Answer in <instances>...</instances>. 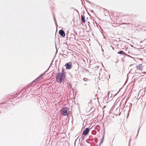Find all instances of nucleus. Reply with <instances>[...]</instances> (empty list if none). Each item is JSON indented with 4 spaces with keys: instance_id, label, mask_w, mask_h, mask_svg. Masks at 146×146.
I'll return each instance as SVG.
<instances>
[{
    "instance_id": "nucleus-1",
    "label": "nucleus",
    "mask_w": 146,
    "mask_h": 146,
    "mask_svg": "<svg viewBox=\"0 0 146 146\" xmlns=\"http://www.w3.org/2000/svg\"><path fill=\"white\" fill-rule=\"evenodd\" d=\"M66 72L64 71L62 68V70L61 72L57 73L56 77V81L59 83H60L63 81L65 78Z\"/></svg>"
},
{
    "instance_id": "nucleus-2",
    "label": "nucleus",
    "mask_w": 146,
    "mask_h": 146,
    "mask_svg": "<svg viewBox=\"0 0 146 146\" xmlns=\"http://www.w3.org/2000/svg\"><path fill=\"white\" fill-rule=\"evenodd\" d=\"M69 109L67 108H63L60 111V113L63 116H68L69 112Z\"/></svg>"
},
{
    "instance_id": "nucleus-3",
    "label": "nucleus",
    "mask_w": 146,
    "mask_h": 146,
    "mask_svg": "<svg viewBox=\"0 0 146 146\" xmlns=\"http://www.w3.org/2000/svg\"><path fill=\"white\" fill-rule=\"evenodd\" d=\"M65 66L66 67V69H70L72 67V63L70 62L66 63Z\"/></svg>"
},
{
    "instance_id": "nucleus-4",
    "label": "nucleus",
    "mask_w": 146,
    "mask_h": 146,
    "mask_svg": "<svg viewBox=\"0 0 146 146\" xmlns=\"http://www.w3.org/2000/svg\"><path fill=\"white\" fill-rule=\"evenodd\" d=\"M90 131V129L89 128L87 127L86 128L85 130L83 131L82 134L85 135H87L89 132Z\"/></svg>"
},
{
    "instance_id": "nucleus-5",
    "label": "nucleus",
    "mask_w": 146,
    "mask_h": 146,
    "mask_svg": "<svg viewBox=\"0 0 146 146\" xmlns=\"http://www.w3.org/2000/svg\"><path fill=\"white\" fill-rule=\"evenodd\" d=\"M59 34L62 37H64L65 35V34L64 31L63 30L61 29L59 31Z\"/></svg>"
},
{
    "instance_id": "nucleus-6",
    "label": "nucleus",
    "mask_w": 146,
    "mask_h": 146,
    "mask_svg": "<svg viewBox=\"0 0 146 146\" xmlns=\"http://www.w3.org/2000/svg\"><path fill=\"white\" fill-rule=\"evenodd\" d=\"M117 53L118 54L123 55H124L126 56H129V55L125 53V52H124L123 51H120L118 52H117Z\"/></svg>"
},
{
    "instance_id": "nucleus-7",
    "label": "nucleus",
    "mask_w": 146,
    "mask_h": 146,
    "mask_svg": "<svg viewBox=\"0 0 146 146\" xmlns=\"http://www.w3.org/2000/svg\"><path fill=\"white\" fill-rule=\"evenodd\" d=\"M30 84L27 85L26 87H24L20 91L19 93L20 94L22 92H23L25 90L27 89L28 87L30 86Z\"/></svg>"
},
{
    "instance_id": "nucleus-8",
    "label": "nucleus",
    "mask_w": 146,
    "mask_h": 146,
    "mask_svg": "<svg viewBox=\"0 0 146 146\" xmlns=\"http://www.w3.org/2000/svg\"><path fill=\"white\" fill-rule=\"evenodd\" d=\"M136 67L137 68V69H139L140 70H142V69L143 66L141 64H139L138 66H136Z\"/></svg>"
},
{
    "instance_id": "nucleus-9",
    "label": "nucleus",
    "mask_w": 146,
    "mask_h": 146,
    "mask_svg": "<svg viewBox=\"0 0 146 146\" xmlns=\"http://www.w3.org/2000/svg\"><path fill=\"white\" fill-rule=\"evenodd\" d=\"M41 78V76H40L39 77H37L36 78L35 80H33L31 83V84H32L33 82H37L38 81H39L40 79Z\"/></svg>"
},
{
    "instance_id": "nucleus-10",
    "label": "nucleus",
    "mask_w": 146,
    "mask_h": 146,
    "mask_svg": "<svg viewBox=\"0 0 146 146\" xmlns=\"http://www.w3.org/2000/svg\"><path fill=\"white\" fill-rule=\"evenodd\" d=\"M81 20L83 23L85 22V19L84 16L82 15H81Z\"/></svg>"
},
{
    "instance_id": "nucleus-11",
    "label": "nucleus",
    "mask_w": 146,
    "mask_h": 146,
    "mask_svg": "<svg viewBox=\"0 0 146 146\" xmlns=\"http://www.w3.org/2000/svg\"><path fill=\"white\" fill-rule=\"evenodd\" d=\"M129 104H130V105L129 106V110L128 111V113L127 114V118H128V116H129V113L130 112V110L131 109H130V108L131 107L132 105V104L131 103H130Z\"/></svg>"
},
{
    "instance_id": "nucleus-12",
    "label": "nucleus",
    "mask_w": 146,
    "mask_h": 146,
    "mask_svg": "<svg viewBox=\"0 0 146 146\" xmlns=\"http://www.w3.org/2000/svg\"><path fill=\"white\" fill-rule=\"evenodd\" d=\"M71 38L74 39V40H76V36L74 34H71Z\"/></svg>"
},
{
    "instance_id": "nucleus-13",
    "label": "nucleus",
    "mask_w": 146,
    "mask_h": 146,
    "mask_svg": "<svg viewBox=\"0 0 146 146\" xmlns=\"http://www.w3.org/2000/svg\"><path fill=\"white\" fill-rule=\"evenodd\" d=\"M104 134L102 138L101 139V142H100V144H102L103 142L104 141Z\"/></svg>"
},
{
    "instance_id": "nucleus-14",
    "label": "nucleus",
    "mask_w": 146,
    "mask_h": 146,
    "mask_svg": "<svg viewBox=\"0 0 146 146\" xmlns=\"http://www.w3.org/2000/svg\"><path fill=\"white\" fill-rule=\"evenodd\" d=\"M74 73H75V75H76L77 76H78L79 72L77 70H75Z\"/></svg>"
},
{
    "instance_id": "nucleus-15",
    "label": "nucleus",
    "mask_w": 146,
    "mask_h": 146,
    "mask_svg": "<svg viewBox=\"0 0 146 146\" xmlns=\"http://www.w3.org/2000/svg\"><path fill=\"white\" fill-rule=\"evenodd\" d=\"M96 128L98 129L97 131H99L100 130V127L99 125H97L96 127Z\"/></svg>"
},
{
    "instance_id": "nucleus-16",
    "label": "nucleus",
    "mask_w": 146,
    "mask_h": 146,
    "mask_svg": "<svg viewBox=\"0 0 146 146\" xmlns=\"http://www.w3.org/2000/svg\"><path fill=\"white\" fill-rule=\"evenodd\" d=\"M49 67H48V69H47V70L46 71L44 72V73H43V74H42L40 76H41V77L42 76H44V74L46 73V72L48 70V69H49Z\"/></svg>"
},
{
    "instance_id": "nucleus-17",
    "label": "nucleus",
    "mask_w": 146,
    "mask_h": 146,
    "mask_svg": "<svg viewBox=\"0 0 146 146\" xmlns=\"http://www.w3.org/2000/svg\"><path fill=\"white\" fill-rule=\"evenodd\" d=\"M96 131L94 130L92 131V133L93 135H95L96 134Z\"/></svg>"
},
{
    "instance_id": "nucleus-18",
    "label": "nucleus",
    "mask_w": 146,
    "mask_h": 146,
    "mask_svg": "<svg viewBox=\"0 0 146 146\" xmlns=\"http://www.w3.org/2000/svg\"><path fill=\"white\" fill-rule=\"evenodd\" d=\"M88 80V79L86 78H84L83 79V80L85 81H87Z\"/></svg>"
},
{
    "instance_id": "nucleus-19",
    "label": "nucleus",
    "mask_w": 146,
    "mask_h": 146,
    "mask_svg": "<svg viewBox=\"0 0 146 146\" xmlns=\"http://www.w3.org/2000/svg\"><path fill=\"white\" fill-rule=\"evenodd\" d=\"M69 88H71V87H72V85L71 84H70L69 85Z\"/></svg>"
},
{
    "instance_id": "nucleus-20",
    "label": "nucleus",
    "mask_w": 146,
    "mask_h": 146,
    "mask_svg": "<svg viewBox=\"0 0 146 146\" xmlns=\"http://www.w3.org/2000/svg\"><path fill=\"white\" fill-rule=\"evenodd\" d=\"M139 130H140V128H139V129L138 131L137 134V135L136 137L138 135V133H139Z\"/></svg>"
},
{
    "instance_id": "nucleus-21",
    "label": "nucleus",
    "mask_w": 146,
    "mask_h": 146,
    "mask_svg": "<svg viewBox=\"0 0 146 146\" xmlns=\"http://www.w3.org/2000/svg\"><path fill=\"white\" fill-rule=\"evenodd\" d=\"M86 1H88V2H89L90 3H91V2L90 1H87V0H86Z\"/></svg>"
},
{
    "instance_id": "nucleus-22",
    "label": "nucleus",
    "mask_w": 146,
    "mask_h": 146,
    "mask_svg": "<svg viewBox=\"0 0 146 146\" xmlns=\"http://www.w3.org/2000/svg\"><path fill=\"white\" fill-rule=\"evenodd\" d=\"M133 65V64L130 65L129 66H131Z\"/></svg>"
},
{
    "instance_id": "nucleus-23",
    "label": "nucleus",
    "mask_w": 146,
    "mask_h": 146,
    "mask_svg": "<svg viewBox=\"0 0 146 146\" xmlns=\"http://www.w3.org/2000/svg\"><path fill=\"white\" fill-rule=\"evenodd\" d=\"M132 71V69H131V70L130 71V72H131V71Z\"/></svg>"
},
{
    "instance_id": "nucleus-24",
    "label": "nucleus",
    "mask_w": 146,
    "mask_h": 146,
    "mask_svg": "<svg viewBox=\"0 0 146 146\" xmlns=\"http://www.w3.org/2000/svg\"><path fill=\"white\" fill-rule=\"evenodd\" d=\"M111 46L112 47V49H113V50H114L113 48V47H112V46Z\"/></svg>"
},
{
    "instance_id": "nucleus-25",
    "label": "nucleus",
    "mask_w": 146,
    "mask_h": 146,
    "mask_svg": "<svg viewBox=\"0 0 146 146\" xmlns=\"http://www.w3.org/2000/svg\"><path fill=\"white\" fill-rule=\"evenodd\" d=\"M76 11L78 12V11L77 10H76Z\"/></svg>"
},
{
    "instance_id": "nucleus-26",
    "label": "nucleus",
    "mask_w": 146,
    "mask_h": 146,
    "mask_svg": "<svg viewBox=\"0 0 146 146\" xmlns=\"http://www.w3.org/2000/svg\"><path fill=\"white\" fill-rule=\"evenodd\" d=\"M84 85L85 86H86V84H84Z\"/></svg>"
},
{
    "instance_id": "nucleus-27",
    "label": "nucleus",
    "mask_w": 146,
    "mask_h": 146,
    "mask_svg": "<svg viewBox=\"0 0 146 146\" xmlns=\"http://www.w3.org/2000/svg\"><path fill=\"white\" fill-rule=\"evenodd\" d=\"M91 100V101H90V103L91 102H92V101Z\"/></svg>"
},
{
    "instance_id": "nucleus-28",
    "label": "nucleus",
    "mask_w": 146,
    "mask_h": 146,
    "mask_svg": "<svg viewBox=\"0 0 146 146\" xmlns=\"http://www.w3.org/2000/svg\"><path fill=\"white\" fill-rule=\"evenodd\" d=\"M91 100V101H90V103L91 102H92V101Z\"/></svg>"
},
{
    "instance_id": "nucleus-29",
    "label": "nucleus",
    "mask_w": 146,
    "mask_h": 146,
    "mask_svg": "<svg viewBox=\"0 0 146 146\" xmlns=\"http://www.w3.org/2000/svg\"><path fill=\"white\" fill-rule=\"evenodd\" d=\"M81 145V146H82V145H81H81Z\"/></svg>"
},
{
    "instance_id": "nucleus-30",
    "label": "nucleus",
    "mask_w": 146,
    "mask_h": 146,
    "mask_svg": "<svg viewBox=\"0 0 146 146\" xmlns=\"http://www.w3.org/2000/svg\"><path fill=\"white\" fill-rule=\"evenodd\" d=\"M81 145V146H82V145H81H81Z\"/></svg>"
},
{
    "instance_id": "nucleus-31",
    "label": "nucleus",
    "mask_w": 146,
    "mask_h": 146,
    "mask_svg": "<svg viewBox=\"0 0 146 146\" xmlns=\"http://www.w3.org/2000/svg\"><path fill=\"white\" fill-rule=\"evenodd\" d=\"M116 62V63H117V61H116V62Z\"/></svg>"
}]
</instances>
